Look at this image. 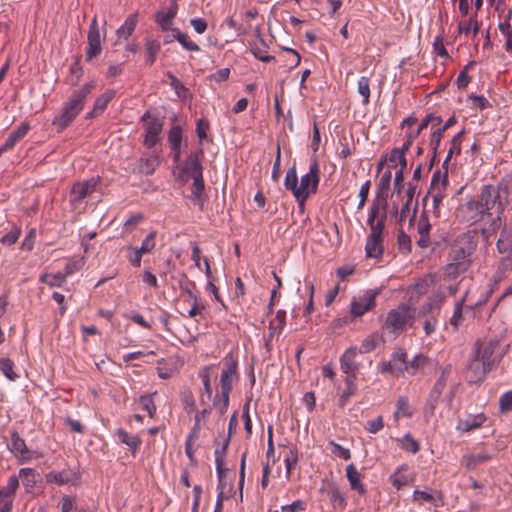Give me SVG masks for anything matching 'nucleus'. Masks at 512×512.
Segmentation results:
<instances>
[{
    "label": "nucleus",
    "mask_w": 512,
    "mask_h": 512,
    "mask_svg": "<svg viewBox=\"0 0 512 512\" xmlns=\"http://www.w3.org/2000/svg\"><path fill=\"white\" fill-rule=\"evenodd\" d=\"M512 203V190L507 185H486L479 200H471L464 204L461 212L467 213V221L477 222L485 215H496L491 227L494 232L501 224L500 214Z\"/></svg>",
    "instance_id": "nucleus-1"
},
{
    "label": "nucleus",
    "mask_w": 512,
    "mask_h": 512,
    "mask_svg": "<svg viewBox=\"0 0 512 512\" xmlns=\"http://www.w3.org/2000/svg\"><path fill=\"white\" fill-rule=\"evenodd\" d=\"M477 247V233L469 230L458 235L450 245L448 263L444 268L445 275L449 278H457L465 273L472 264V254Z\"/></svg>",
    "instance_id": "nucleus-2"
},
{
    "label": "nucleus",
    "mask_w": 512,
    "mask_h": 512,
    "mask_svg": "<svg viewBox=\"0 0 512 512\" xmlns=\"http://www.w3.org/2000/svg\"><path fill=\"white\" fill-rule=\"evenodd\" d=\"M94 88L95 83L90 82L73 92L69 100L63 106L61 113L53 119L52 124L56 127L58 132H62L66 129L81 112L85 99L91 94Z\"/></svg>",
    "instance_id": "nucleus-3"
},
{
    "label": "nucleus",
    "mask_w": 512,
    "mask_h": 512,
    "mask_svg": "<svg viewBox=\"0 0 512 512\" xmlns=\"http://www.w3.org/2000/svg\"><path fill=\"white\" fill-rule=\"evenodd\" d=\"M413 318L414 310L407 305H400L388 313L385 326L391 332L399 333L404 331L408 324L412 325Z\"/></svg>",
    "instance_id": "nucleus-4"
},
{
    "label": "nucleus",
    "mask_w": 512,
    "mask_h": 512,
    "mask_svg": "<svg viewBox=\"0 0 512 512\" xmlns=\"http://www.w3.org/2000/svg\"><path fill=\"white\" fill-rule=\"evenodd\" d=\"M319 183V167L317 161L310 165L309 172L301 177L296 199L302 206L310 194L315 193Z\"/></svg>",
    "instance_id": "nucleus-5"
},
{
    "label": "nucleus",
    "mask_w": 512,
    "mask_h": 512,
    "mask_svg": "<svg viewBox=\"0 0 512 512\" xmlns=\"http://www.w3.org/2000/svg\"><path fill=\"white\" fill-rule=\"evenodd\" d=\"M499 344L498 339H491L488 342L482 343L477 342L474 354L484 361L486 366L492 367L496 361L502 358V354L496 352Z\"/></svg>",
    "instance_id": "nucleus-6"
},
{
    "label": "nucleus",
    "mask_w": 512,
    "mask_h": 512,
    "mask_svg": "<svg viewBox=\"0 0 512 512\" xmlns=\"http://www.w3.org/2000/svg\"><path fill=\"white\" fill-rule=\"evenodd\" d=\"M447 185V171L443 175L441 179L440 172H436L432 177L431 189L429 191V195L432 198V207L433 213L439 217L440 211L439 207L444 199V192Z\"/></svg>",
    "instance_id": "nucleus-7"
},
{
    "label": "nucleus",
    "mask_w": 512,
    "mask_h": 512,
    "mask_svg": "<svg viewBox=\"0 0 512 512\" xmlns=\"http://www.w3.org/2000/svg\"><path fill=\"white\" fill-rule=\"evenodd\" d=\"M490 370V366H486L484 361L476 354H473L468 361L464 374L469 383H478L485 378L486 373Z\"/></svg>",
    "instance_id": "nucleus-8"
},
{
    "label": "nucleus",
    "mask_w": 512,
    "mask_h": 512,
    "mask_svg": "<svg viewBox=\"0 0 512 512\" xmlns=\"http://www.w3.org/2000/svg\"><path fill=\"white\" fill-rule=\"evenodd\" d=\"M87 44L86 61H91L93 58L99 56L102 51L100 28L96 16H94L89 26Z\"/></svg>",
    "instance_id": "nucleus-9"
},
{
    "label": "nucleus",
    "mask_w": 512,
    "mask_h": 512,
    "mask_svg": "<svg viewBox=\"0 0 512 512\" xmlns=\"http://www.w3.org/2000/svg\"><path fill=\"white\" fill-rule=\"evenodd\" d=\"M202 153V150H200L199 153H191L187 157L183 167L180 169L178 174V179L181 182L187 183L189 179L192 178V176L198 175V173H203V168L199 160V154Z\"/></svg>",
    "instance_id": "nucleus-10"
},
{
    "label": "nucleus",
    "mask_w": 512,
    "mask_h": 512,
    "mask_svg": "<svg viewBox=\"0 0 512 512\" xmlns=\"http://www.w3.org/2000/svg\"><path fill=\"white\" fill-rule=\"evenodd\" d=\"M96 187V181L94 179L78 182L72 186L70 192V202L72 205L80 203L87 196L92 194Z\"/></svg>",
    "instance_id": "nucleus-11"
},
{
    "label": "nucleus",
    "mask_w": 512,
    "mask_h": 512,
    "mask_svg": "<svg viewBox=\"0 0 512 512\" xmlns=\"http://www.w3.org/2000/svg\"><path fill=\"white\" fill-rule=\"evenodd\" d=\"M8 449L18 458L20 463L31 459V452L27 448L25 440L16 431L11 432V441L8 444Z\"/></svg>",
    "instance_id": "nucleus-12"
},
{
    "label": "nucleus",
    "mask_w": 512,
    "mask_h": 512,
    "mask_svg": "<svg viewBox=\"0 0 512 512\" xmlns=\"http://www.w3.org/2000/svg\"><path fill=\"white\" fill-rule=\"evenodd\" d=\"M375 297L376 293L369 291L358 299H354L351 303V315L353 317H360L371 310L375 306Z\"/></svg>",
    "instance_id": "nucleus-13"
},
{
    "label": "nucleus",
    "mask_w": 512,
    "mask_h": 512,
    "mask_svg": "<svg viewBox=\"0 0 512 512\" xmlns=\"http://www.w3.org/2000/svg\"><path fill=\"white\" fill-rule=\"evenodd\" d=\"M79 478V474L71 469H64L60 472L51 471L46 475L48 483H55L57 485L76 484Z\"/></svg>",
    "instance_id": "nucleus-14"
},
{
    "label": "nucleus",
    "mask_w": 512,
    "mask_h": 512,
    "mask_svg": "<svg viewBox=\"0 0 512 512\" xmlns=\"http://www.w3.org/2000/svg\"><path fill=\"white\" fill-rule=\"evenodd\" d=\"M381 218H387V199L378 193L370 205L367 224H372Z\"/></svg>",
    "instance_id": "nucleus-15"
},
{
    "label": "nucleus",
    "mask_w": 512,
    "mask_h": 512,
    "mask_svg": "<svg viewBox=\"0 0 512 512\" xmlns=\"http://www.w3.org/2000/svg\"><path fill=\"white\" fill-rule=\"evenodd\" d=\"M358 348L352 346L348 348L340 358L341 370L346 374H356L359 370V363L356 361Z\"/></svg>",
    "instance_id": "nucleus-16"
},
{
    "label": "nucleus",
    "mask_w": 512,
    "mask_h": 512,
    "mask_svg": "<svg viewBox=\"0 0 512 512\" xmlns=\"http://www.w3.org/2000/svg\"><path fill=\"white\" fill-rule=\"evenodd\" d=\"M225 369H223L220 378L221 390L231 391L232 382L236 378L237 361L232 357L226 359Z\"/></svg>",
    "instance_id": "nucleus-17"
},
{
    "label": "nucleus",
    "mask_w": 512,
    "mask_h": 512,
    "mask_svg": "<svg viewBox=\"0 0 512 512\" xmlns=\"http://www.w3.org/2000/svg\"><path fill=\"white\" fill-rule=\"evenodd\" d=\"M159 164L160 159L157 154H152L148 157H142L137 161L135 168H133V172L142 175H152Z\"/></svg>",
    "instance_id": "nucleus-18"
},
{
    "label": "nucleus",
    "mask_w": 512,
    "mask_h": 512,
    "mask_svg": "<svg viewBox=\"0 0 512 512\" xmlns=\"http://www.w3.org/2000/svg\"><path fill=\"white\" fill-rule=\"evenodd\" d=\"M162 127H163V122L157 118H153L147 122L146 127H145L146 134H145L144 144L148 148H151L156 145V143L158 141V135L162 131Z\"/></svg>",
    "instance_id": "nucleus-19"
},
{
    "label": "nucleus",
    "mask_w": 512,
    "mask_h": 512,
    "mask_svg": "<svg viewBox=\"0 0 512 512\" xmlns=\"http://www.w3.org/2000/svg\"><path fill=\"white\" fill-rule=\"evenodd\" d=\"M445 387H446V383H444L443 381H440L439 379L434 384V386L429 394L426 406H425V415L426 416L434 415L438 400H439V398L442 394V391L444 390Z\"/></svg>",
    "instance_id": "nucleus-20"
},
{
    "label": "nucleus",
    "mask_w": 512,
    "mask_h": 512,
    "mask_svg": "<svg viewBox=\"0 0 512 512\" xmlns=\"http://www.w3.org/2000/svg\"><path fill=\"white\" fill-rule=\"evenodd\" d=\"M29 129L30 126L28 123H22L15 130L10 132L5 143L0 147V155L3 152L12 149L15 146V144L28 133Z\"/></svg>",
    "instance_id": "nucleus-21"
},
{
    "label": "nucleus",
    "mask_w": 512,
    "mask_h": 512,
    "mask_svg": "<svg viewBox=\"0 0 512 512\" xmlns=\"http://www.w3.org/2000/svg\"><path fill=\"white\" fill-rule=\"evenodd\" d=\"M497 249L502 254H512V222L504 225L497 241Z\"/></svg>",
    "instance_id": "nucleus-22"
},
{
    "label": "nucleus",
    "mask_w": 512,
    "mask_h": 512,
    "mask_svg": "<svg viewBox=\"0 0 512 512\" xmlns=\"http://www.w3.org/2000/svg\"><path fill=\"white\" fill-rule=\"evenodd\" d=\"M431 229V225L428 219V216L425 212H423L417 222V231L420 235L419 240L417 241L418 245L422 248H426L430 244L429 232Z\"/></svg>",
    "instance_id": "nucleus-23"
},
{
    "label": "nucleus",
    "mask_w": 512,
    "mask_h": 512,
    "mask_svg": "<svg viewBox=\"0 0 512 512\" xmlns=\"http://www.w3.org/2000/svg\"><path fill=\"white\" fill-rule=\"evenodd\" d=\"M383 237L369 234L367 237L365 252L366 257L379 258L383 254Z\"/></svg>",
    "instance_id": "nucleus-24"
},
{
    "label": "nucleus",
    "mask_w": 512,
    "mask_h": 512,
    "mask_svg": "<svg viewBox=\"0 0 512 512\" xmlns=\"http://www.w3.org/2000/svg\"><path fill=\"white\" fill-rule=\"evenodd\" d=\"M114 96V90H107L105 93L100 95L94 102L93 110L87 113L86 118L90 119L101 114L106 109L107 104L114 98Z\"/></svg>",
    "instance_id": "nucleus-25"
},
{
    "label": "nucleus",
    "mask_w": 512,
    "mask_h": 512,
    "mask_svg": "<svg viewBox=\"0 0 512 512\" xmlns=\"http://www.w3.org/2000/svg\"><path fill=\"white\" fill-rule=\"evenodd\" d=\"M445 295L443 292H436L431 297H429L428 301L424 303L420 310V314H426V313H436L439 314L440 307L442 303L444 302Z\"/></svg>",
    "instance_id": "nucleus-26"
},
{
    "label": "nucleus",
    "mask_w": 512,
    "mask_h": 512,
    "mask_svg": "<svg viewBox=\"0 0 512 512\" xmlns=\"http://www.w3.org/2000/svg\"><path fill=\"white\" fill-rule=\"evenodd\" d=\"M177 10L178 5L175 1H173L166 12L160 11L157 13L156 21L161 26L162 30H168L170 28L173 18L177 14Z\"/></svg>",
    "instance_id": "nucleus-27"
},
{
    "label": "nucleus",
    "mask_w": 512,
    "mask_h": 512,
    "mask_svg": "<svg viewBox=\"0 0 512 512\" xmlns=\"http://www.w3.org/2000/svg\"><path fill=\"white\" fill-rule=\"evenodd\" d=\"M346 476L350 483L351 489L364 495L366 490L361 482V474L356 470L353 464H349L346 468Z\"/></svg>",
    "instance_id": "nucleus-28"
},
{
    "label": "nucleus",
    "mask_w": 512,
    "mask_h": 512,
    "mask_svg": "<svg viewBox=\"0 0 512 512\" xmlns=\"http://www.w3.org/2000/svg\"><path fill=\"white\" fill-rule=\"evenodd\" d=\"M137 22H138V14L137 13H133V14L129 15L128 18L125 20V22L116 31L118 40L128 39L134 32Z\"/></svg>",
    "instance_id": "nucleus-29"
},
{
    "label": "nucleus",
    "mask_w": 512,
    "mask_h": 512,
    "mask_svg": "<svg viewBox=\"0 0 512 512\" xmlns=\"http://www.w3.org/2000/svg\"><path fill=\"white\" fill-rule=\"evenodd\" d=\"M485 421L483 414L470 415L466 419L459 420L457 429L462 432H469L473 429L479 428Z\"/></svg>",
    "instance_id": "nucleus-30"
},
{
    "label": "nucleus",
    "mask_w": 512,
    "mask_h": 512,
    "mask_svg": "<svg viewBox=\"0 0 512 512\" xmlns=\"http://www.w3.org/2000/svg\"><path fill=\"white\" fill-rule=\"evenodd\" d=\"M229 442H230L229 441V437H226L222 447H220V448L217 447L215 449L216 470H217V474H218V478H219V482L220 483L222 482V478H223V475H224V472H225L224 462H225V456H226V451H227Z\"/></svg>",
    "instance_id": "nucleus-31"
},
{
    "label": "nucleus",
    "mask_w": 512,
    "mask_h": 512,
    "mask_svg": "<svg viewBox=\"0 0 512 512\" xmlns=\"http://www.w3.org/2000/svg\"><path fill=\"white\" fill-rule=\"evenodd\" d=\"M491 456L486 452H481L478 454H469L465 455L462 459V463L468 470H473L477 466L489 461Z\"/></svg>",
    "instance_id": "nucleus-32"
},
{
    "label": "nucleus",
    "mask_w": 512,
    "mask_h": 512,
    "mask_svg": "<svg viewBox=\"0 0 512 512\" xmlns=\"http://www.w3.org/2000/svg\"><path fill=\"white\" fill-rule=\"evenodd\" d=\"M19 487V479L13 475L8 479L6 486L0 489V501L14 498L15 492Z\"/></svg>",
    "instance_id": "nucleus-33"
},
{
    "label": "nucleus",
    "mask_w": 512,
    "mask_h": 512,
    "mask_svg": "<svg viewBox=\"0 0 512 512\" xmlns=\"http://www.w3.org/2000/svg\"><path fill=\"white\" fill-rule=\"evenodd\" d=\"M435 278L434 275H426L414 284L412 292L416 293L418 296L426 294L429 288L435 284Z\"/></svg>",
    "instance_id": "nucleus-34"
},
{
    "label": "nucleus",
    "mask_w": 512,
    "mask_h": 512,
    "mask_svg": "<svg viewBox=\"0 0 512 512\" xmlns=\"http://www.w3.org/2000/svg\"><path fill=\"white\" fill-rule=\"evenodd\" d=\"M391 365H394V369L397 371V373L409 371L407 353L403 350L396 351L392 356Z\"/></svg>",
    "instance_id": "nucleus-35"
},
{
    "label": "nucleus",
    "mask_w": 512,
    "mask_h": 512,
    "mask_svg": "<svg viewBox=\"0 0 512 512\" xmlns=\"http://www.w3.org/2000/svg\"><path fill=\"white\" fill-rule=\"evenodd\" d=\"M117 435L120 441L126 444L132 450V453L135 454L136 450L141 445V439L138 436L128 434L123 429H118Z\"/></svg>",
    "instance_id": "nucleus-36"
},
{
    "label": "nucleus",
    "mask_w": 512,
    "mask_h": 512,
    "mask_svg": "<svg viewBox=\"0 0 512 512\" xmlns=\"http://www.w3.org/2000/svg\"><path fill=\"white\" fill-rule=\"evenodd\" d=\"M512 15V11L510 10L507 15V20L499 24V30L505 36V49L508 53L512 54V27L509 22Z\"/></svg>",
    "instance_id": "nucleus-37"
},
{
    "label": "nucleus",
    "mask_w": 512,
    "mask_h": 512,
    "mask_svg": "<svg viewBox=\"0 0 512 512\" xmlns=\"http://www.w3.org/2000/svg\"><path fill=\"white\" fill-rule=\"evenodd\" d=\"M160 43L153 39H146L145 42V51H146V60L145 63L147 65H152L155 60L158 52L160 51Z\"/></svg>",
    "instance_id": "nucleus-38"
},
{
    "label": "nucleus",
    "mask_w": 512,
    "mask_h": 512,
    "mask_svg": "<svg viewBox=\"0 0 512 512\" xmlns=\"http://www.w3.org/2000/svg\"><path fill=\"white\" fill-rule=\"evenodd\" d=\"M173 38L176 39L185 49L189 51H199V46L190 40L189 36L185 33H182L179 29H172Z\"/></svg>",
    "instance_id": "nucleus-39"
},
{
    "label": "nucleus",
    "mask_w": 512,
    "mask_h": 512,
    "mask_svg": "<svg viewBox=\"0 0 512 512\" xmlns=\"http://www.w3.org/2000/svg\"><path fill=\"white\" fill-rule=\"evenodd\" d=\"M286 323V312L279 310L276 313L275 318L270 322V337H273L275 333L280 334Z\"/></svg>",
    "instance_id": "nucleus-40"
},
{
    "label": "nucleus",
    "mask_w": 512,
    "mask_h": 512,
    "mask_svg": "<svg viewBox=\"0 0 512 512\" xmlns=\"http://www.w3.org/2000/svg\"><path fill=\"white\" fill-rule=\"evenodd\" d=\"M19 476L22 478V484L27 489V491H30L34 488L37 476L34 469L22 468L19 471Z\"/></svg>",
    "instance_id": "nucleus-41"
},
{
    "label": "nucleus",
    "mask_w": 512,
    "mask_h": 512,
    "mask_svg": "<svg viewBox=\"0 0 512 512\" xmlns=\"http://www.w3.org/2000/svg\"><path fill=\"white\" fill-rule=\"evenodd\" d=\"M284 186L286 189L291 190L294 197L296 198V190L299 188V185L295 166L288 169L285 176Z\"/></svg>",
    "instance_id": "nucleus-42"
},
{
    "label": "nucleus",
    "mask_w": 512,
    "mask_h": 512,
    "mask_svg": "<svg viewBox=\"0 0 512 512\" xmlns=\"http://www.w3.org/2000/svg\"><path fill=\"white\" fill-rule=\"evenodd\" d=\"M66 279V275L60 272L56 274L45 273L41 276L40 281L51 286V287H60Z\"/></svg>",
    "instance_id": "nucleus-43"
},
{
    "label": "nucleus",
    "mask_w": 512,
    "mask_h": 512,
    "mask_svg": "<svg viewBox=\"0 0 512 512\" xmlns=\"http://www.w3.org/2000/svg\"><path fill=\"white\" fill-rule=\"evenodd\" d=\"M200 428L197 424H194L191 432L189 433L186 443H185V452L188 458L193 461L194 460V449L192 447V441L199 437Z\"/></svg>",
    "instance_id": "nucleus-44"
},
{
    "label": "nucleus",
    "mask_w": 512,
    "mask_h": 512,
    "mask_svg": "<svg viewBox=\"0 0 512 512\" xmlns=\"http://www.w3.org/2000/svg\"><path fill=\"white\" fill-rule=\"evenodd\" d=\"M167 77L170 80L171 87L175 90L176 94L181 98H186L188 96V89L183 85V83L177 79L171 72L166 73Z\"/></svg>",
    "instance_id": "nucleus-45"
},
{
    "label": "nucleus",
    "mask_w": 512,
    "mask_h": 512,
    "mask_svg": "<svg viewBox=\"0 0 512 512\" xmlns=\"http://www.w3.org/2000/svg\"><path fill=\"white\" fill-rule=\"evenodd\" d=\"M389 162L392 168L396 167L397 163H399L401 165L400 169H405L407 165L405 153L399 148H394L390 153Z\"/></svg>",
    "instance_id": "nucleus-46"
},
{
    "label": "nucleus",
    "mask_w": 512,
    "mask_h": 512,
    "mask_svg": "<svg viewBox=\"0 0 512 512\" xmlns=\"http://www.w3.org/2000/svg\"><path fill=\"white\" fill-rule=\"evenodd\" d=\"M193 184L191 187V198L196 200L200 199L202 192L204 191L203 173L192 176Z\"/></svg>",
    "instance_id": "nucleus-47"
},
{
    "label": "nucleus",
    "mask_w": 512,
    "mask_h": 512,
    "mask_svg": "<svg viewBox=\"0 0 512 512\" xmlns=\"http://www.w3.org/2000/svg\"><path fill=\"white\" fill-rule=\"evenodd\" d=\"M428 362L429 359L426 356L422 354L416 355L413 360L408 363L409 371L407 372L414 375L417 371L423 369L428 364Z\"/></svg>",
    "instance_id": "nucleus-48"
},
{
    "label": "nucleus",
    "mask_w": 512,
    "mask_h": 512,
    "mask_svg": "<svg viewBox=\"0 0 512 512\" xmlns=\"http://www.w3.org/2000/svg\"><path fill=\"white\" fill-rule=\"evenodd\" d=\"M0 370L9 380H15L18 377L14 372V363L8 358L0 359Z\"/></svg>",
    "instance_id": "nucleus-49"
},
{
    "label": "nucleus",
    "mask_w": 512,
    "mask_h": 512,
    "mask_svg": "<svg viewBox=\"0 0 512 512\" xmlns=\"http://www.w3.org/2000/svg\"><path fill=\"white\" fill-rule=\"evenodd\" d=\"M358 92L363 97V103L367 104L370 97V80L368 77H360L358 80Z\"/></svg>",
    "instance_id": "nucleus-50"
},
{
    "label": "nucleus",
    "mask_w": 512,
    "mask_h": 512,
    "mask_svg": "<svg viewBox=\"0 0 512 512\" xmlns=\"http://www.w3.org/2000/svg\"><path fill=\"white\" fill-rule=\"evenodd\" d=\"M378 336L371 334L367 336L361 343L358 353H369L373 351L377 346Z\"/></svg>",
    "instance_id": "nucleus-51"
},
{
    "label": "nucleus",
    "mask_w": 512,
    "mask_h": 512,
    "mask_svg": "<svg viewBox=\"0 0 512 512\" xmlns=\"http://www.w3.org/2000/svg\"><path fill=\"white\" fill-rule=\"evenodd\" d=\"M423 316H426V319L424 321V331L426 335H430L435 331L437 322H438V315L436 313H426L422 314Z\"/></svg>",
    "instance_id": "nucleus-52"
},
{
    "label": "nucleus",
    "mask_w": 512,
    "mask_h": 512,
    "mask_svg": "<svg viewBox=\"0 0 512 512\" xmlns=\"http://www.w3.org/2000/svg\"><path fill=\"white\" fill-rule=\"evenodd\" d=\"M465 302V298H462L459 302L456 303L454 313L450 319V324L457 329L462 322V308Z\"/></svg>",
    "instance_id": "nucleus-53"
},
{
    "label": "nucleus",
    "mask_w": 512,
    "mask_h": 512,
    "mask_svg": "<svg viewBox=\"0 0 512 512\" xmlns=\"http://www.w3.org/2000/svg\"><path fill=\"white\" fill-rule=\"evenodd\" d=\"M155 238H156V232L152 231L150 232L147 237L143 240L142 245L137 250L139 253H149L151 252L155 247Z\"/></svg>",
    "instance_id": "nucleus-54"
},
{
    "label": "nucleus",
    "mask_w": 512,
    "mask_h": 512,
    "mask_svg": "<svg viewBox=\"0 0 512 512\" xmlns=\"http://www.w3.org/2000/svg\"><path fill=\"white\" fill-rule=\"evenodd\" d=\"M168 141L170 143V147L173 146H181L182 142V130L180 126H173L168 134Z\"/></svg>",
    "instance_id": "nucleus-55"
},
{
    "label": "nucleus",
    "mask_w": 512,
    "mask_h": 512,
    "mask_svg": "<svg viewBox=\"0 0 512 512\" xmlns=\"http://www.w3.org/2000/svg\"><path fill=\"white\" fill-rule=\"evenodd\" d=\"M400 415L405 417H410L412 415L408 401L403 397H400L397 401V410L394 414L395 419L397 420Z\"/></svg>",
    "instance_id": "nucleus-56"
},
{
    "label": "nucleus",
    "mask_w": 512,
    "mask_h": 512,
    "mask_svg": "<svg viewBox=\"0 0 512 512\" xmlns=\"http://www.w3.org/2000/svg\"><path fill=\"white\" fill-rule=\"evenodd\" d=\"M144 410H146L149 416L152 418L156 412V406L154 404L152 395L141 396L139 399Z\"/></svg>",
    "instance_id": "nucleus-57"
},
{
    "label": "nucleus",
    "mask_w": 512,
    "mask_h": 512,
    "mask_svg": "<svg viewBox=\"0 0 512 512\" xmlns=\"http://www.w3.org/2000/svg\"><path fill=\"white\" fill-rule=\"evenodd\" d=\"M397 242L399 250L402 251L403 253H409L411 251V238L402 230L399 232Z\"/></svg>",
    "instance_id": "nucleus-58"
},
{
    "label": "nucleus",
    "mask_w": 512,
    "mask_h": 512,
    "mask_svg": "<svg viewBox=\"0 0 512 512\" xmlns=\"http://www.w3.org/2000/svg\"><path fill=\"white\" fill-rule=\"evenodd\" d=\"M21 234V230L17 227H14L9 233H7L6 235H4L1 239H0V242L4 245H12L14 243L17 242L19 236Z\"/></svg>",
    "instance_id": "nucleus-59"
},
{
    "label": "nucleus",
    "mask_w": 512,
    "mask_h": 512,
    "mask_svg": "<svg viewBox=\"0 0 512 512\" xmlns=\"http://www.w3.org/2000/svg\"><path fill=\"white\" fill-rule=\"evenodd\" d=\"M501 412L512 411V390L504 393L499 400Z\"/></svg>",
    "instance_id": "nucleus-60"
},
{
    "label": "nucleus",
    "mask_w": 512,
    "mask_h": 512,
    "mask_svg": "<svg viewBox=\"0 0 512 512\" xmlns=\"http://www.w3.org/2000/svg\"><path fill=\"white\" fill-rule=\"evenodd\" d=\"M84 266V258L69 261L65 266L66 277L72 275L76 271H79Z\"/></svg>",
    "instance_id": "nucleus-61"
},
{
    "label": "nucleus",
    "mask_w": 512,
    "mask_h": 512,
    "mask_svg": "<svg viewBox=\"0 0 512 512\" xmlns=\"http://www.w3.org/2000/svg\"><path fill=\"white\" fill-rule=\"evenodd\" d=\"M284 462H285V465H286V473L289 476L291 474V470L298 463V453H297V451L291 449L290 452H289V455L286 456Z\"/></svg>",
    "instance_id": "nucleus-62"
},
{
    "label": "nucleus",
    "mask_w": 512,
    "mask_h": 512,
    "mask_svg": "<svg viewBox=\"0 0 512 512\" xmlns=\"http://www.w3.org/2000/svg\"><path fill=\"white\" fill-rule=\"evenodd\" d=\"M386 219L387 218H381V219L375 221L374 223L369 224L368 226L370 227V230H371L370 234L383 237V231L385 229Z\"/></svg>",
    "instance_id": "nucleus-63"
},
{
    "label": "nucleus",
    "mask_w": 512,
    "mask_h": 512,
    "mask_svg": "<svg viewBox=\"0 0 512 512\" xmlns=\"http://www.w3.org/2000/svg\"><path fill=\"white\" fill-rule=\"evenodd\" d=\"M402 448L405 449L406 451L416 453L419 451V444L410 435H406L403 439Z\"/></svg>",
    "instance_id": "nucleus-64"
}]
</instances>
